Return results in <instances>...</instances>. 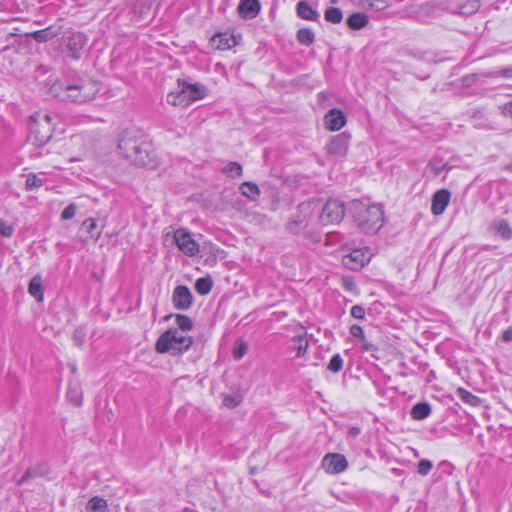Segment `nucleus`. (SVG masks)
Returning a JSON list of instances; mask_svg holds the SVG:
<instances>
[{
    "instance_id": "f257e3e1",
    "label": "nucleus",
    "mask_w": 512,
    "mask_h": 512,
    "mask_svg": "<svg viewBox=\"0 0 512 512\" xmlns=\"http://www.w3.org/2000/svg\"><path fill=\"white\" fill-rule=\"evenodd\" d=\"M99 91V83L91 79H79L71 84L58 82L54 83L50 88V92L54 97L62 101H71L79 104L94 99Z\"/></svg>"
},
{
    "instance_id": "f03ea898",
    "label": "nucleus",
    "mask_w": 512,
    "mask_h": 512,
    "mask_svg": "<svg viewBox=\"0 0 512 512\" xmlns=\"http://www.w3.org/2000/svg\"><path fill=\"white\" fill-rule=\"evenodd\" d=\"M350 211L357 226L368 234L376 233L383 225L384 212L381 206L353 200Z\"/></svg>"
},
{
    "instance_id": "7ed1b4c3",
    "label": "nucleus",
    "mask_w": 512,
    "mask_h": 512,
    "mask_svg": "<svg viewBox=\"0 0 512 512\" xmlns=\"http://www.w3.org/2000/svg\"><path fill=\"white\" fill-rule=\"evenodd\" d=\"M192 343L191 337L184 336L177 329H169L158 338L155 349L158 353L176 354L188 350Z\"/></svg>"
},
{
    "instance_id": "20e7f679",
    "label": "nucleus",
    "mask_w": 512,
    "mask_h": 512,
    "mask_svg": "<svg viewBox=\"0 0 512 512\" xmlns=\"http://www.w3.org/2000/svg\"><path fill=\"white\" fill-rule=\"evenodd\" d=\"M179 88L177 94L170 93L167 96V101L175 106H186L190 102L204 98L206 95V89L197 84L179 82Z\"/></svg>"
},
{
    "instance_id": "39448f33",
    "label": "nucleus",
    "mask_w": 512,
    "mask_h": 512,
    "mask_svg": "<svg viewBox=\"0 0 512 512\" xmlns=\"http://www.w3.org/2000/svg\"><path fill=\"white\" fill-rule=\"evenodd\" d=\"M40 113H35L30 117L29 137L39 146L45 145L52 137L53 126L50 123H41Z\"/></svg>"
},
{
    "instance_id": "423d86ee",
    "label": "nucleus",
    "mask_w": 512,
    "mask_h": 512,
    "mask_svg": "<svg viewBox=\"0 0 512 512\" xmlns=\"http://www.w3.org/2000/svg\"><path fill=\"white\" fill-rule=\"evenodd\" d=\"M62 41L68 51V56L73 60L81 58V51L87 43V37L82 32L69 30L65 32Z\"/></svg>"
},
{
    "instance_id": "0eeeda50",
    "label": "nucleus",
    "mask_w": 512,
    "mask_h": 512,
    "mask_svg": "<svg viewBox=\"0 0 512 512\" xmlns=\"http://www.w3.org/2000/svg\"><path fill=\"white\" fill-rule=\"evenodd\" d=\"M345 215V208L342 202L339 200H329L323 206L322 211L319 215V219L322 224H335L342 221Z\"/></svg>"
},
{
    "instance_id": "6e6552de",
    "label": "nucleus",
    "mask_w": 512,
    "mask_h": 512,
    "mask_svg": "<svg viewBox=\"0 0 512 512\" xmlns=\"http://www.w3.org/2000/svg\"><path fill=\"white\" fill-rule=\"evenodd\" d=\"M174 242L178 249L187 256H195L199 252V244L192 238L186 229H178L174 232Z\"/></svg>"
},
{
    "instance_id": "1a4fd4ad",
    "label": "nucleus",
    "mask_w": 512,
    "mask_h": 512,
    "mask_svg": "<svg viewBox=\"0 0 512 512\" xmlns=\"http://www.w3.org/2000/svg\"><path fill=\"white\" fill-rule=\"evenodd\" d=\"M370 260V253L367 248L355 249L351 253L344 255L342 264L353 271L360 270Z\"/></svg>"
},
{
    "instance_id": "9d476101",
    "label": "nucleus",
    "mask_w": 512,
    "mask_h": 512,
    "mask_svg": "<svg viewBox=\"0 0 512 512\" xmlns=\"http://www.w3.org/2000/svg\"><path fill=\"white\" fill-rule=\"evenodd\" d=\"M322 465L327 473L338 474L347 469L348 462L342 454L329 453L324 456Z\"/></svg>"
},
{
    "instance_id": "9b49d317",
    "label": "nucleus",
    "mask_w": 512,
    "mask_h": 512,
    "mask_svg": "<svg viewBox=\"0 0 512 512\" xmlns=\"http://www.w3.org/2000/svg\"><path fill=\"white\" fill-rule=\"evenodd\" d=\"M172 303L177 310H188L193 303V296L187 286H177L172 295Z\"/></svg>"
},
{
    "instance_id": "f8f14e48",
    "label": "nucleus",
    "mask_w": 512,
    "mask_h": 512,
    "mask_svg": "<svg viewBox=\"0 0 512 512\" xmlns=\"http://www.w3.org/2000/svg\"><path fill=\"white\" fill-rule=\"evenodd\" d=\"M350 136L346 133L336 135L327 144V151L336 156H344L349 147Z\"/></svg>"
},
{
    "instance_id": "ddd939ff",
    "label": "nucleus",
    "mask_w": 512,
    "mask_h": 512,
    "mask_svg": "<svg viewBox=\"0 0 512 512\" xmlns=\"http://www.w3.org/2000/svg\"><path fill=\"white\" fill-rule=\"evenodd\" d=\"M451 197L447 189L438 190L432 197L431 212L433 215H441L449 204Z\"/></svg>"
},
{
    "instance_id": "4468645a",
    "label": "nucleus",
    "mask_w": 512,
    "mask_h": 512,
    "mask_svg": "<svg viewBox=\"0 0 512 512\" xmlns=\"http://www.w3.org/2000/svg\"><path fill=\"white\" fill-rule=\"evenodd\" d=\"M326 128L331 131L340 130L346 123L344 113L338 109H331L324 117Z\"/></svg>"
},
{
    "instance_id": "2eb2a0df",
    "label": "nucleus",
    "mask_w": 512,
    "mask_h": 512,
    "mask_svg": "<svg viewBox=\"0 0 512 512\" xmlns=\"http://www.w3.org/2000/svg\"><path fill=\"white\" fill-rule=\"evenodd\" d=\"M261 9L259 0H240L238 11L245 19L255 18Z\"/></svg>"
},
{
    "instance_id": "dca6fc26",
    "label": "nucleus",
    "mask_w": 512,
    "mask_h": 512,
    "mask_svg": "<svg viewBox=\"0 0 512 512\" xmlns=\"http://www.w3.org/2000/svg\"><path fill=\"white\" fill-rule=\"evenodd\" d=\"M61 33V27L49 26L42 30H37L27 34L38 43H45L57 37Z\"/></svg>"
},
{
    "instance_id": "f3484780",
    "label": "nucleus",
    "mask_w": 512,
    "mask_h": 512,
    "mask_svg": "<svg viewBox=\"0 0 512 512\" xmlns=\"http://www.w3.org/2000/svg\"><path fill=\"white\" fill-rule=\"evenodd\" d=\"M139 144L140 141L132 137H123L118 143V149L126 159L130 160L134 152L137 151Z\"/></svg>"
},
{
    "instance_id": "a211bd4d",
    "label": "nucleus",
    "mask_w": 512,
    "mask_h": 512,
    "mask_svg": "<svg viewBox=\"0 0 512 512\" xmlns=\"http://www.w3.org/2000/svg\"><path fill=\"white\" fill-rule=\"evenodd\" d=\"M296 11L297 15L304 20L318 21L320 17L318 11L313 9L306 1H300L297 4Z\"/></svg>"
},
{
    "instance_id": "6ab92c4d",
    "label": "nucleus",
    "mask_w": 512,
    "mask_h": 512,
    "mask_svg": "<svg viewBox=\"0 0 512 512\" xmlns=\"http://www.w3.org/2000/svg\"><path fill=\"white\" fill-rule=\"evenodd\" d=\"M491 229L504 240H510L512 238V228L504 219H495L492 221Z\"/></svg>"
},
{
    "instance_id": "aec40b11",
    "label": "nucleus",
    "mask_w": 512,
    "mask_h": 512,
    "mask_svg": "<svg viewBox=\"0 0 512 512\" xmlns=\"http://www.w3.org/2000/svg\"><path fill=\"white\" fill-rule=\"evenodd\" d=\"M480 8V2L478 0H466L461 5L453 8L451 11L452 13L463 15V16H470L474 13H476Z\"/></svg>"
},
{
    "instance_id": "412c9836",
    "label": "nucleus",
    "mask_w": 512,
    "mask_h": 512,
    "mask_svg": "<svg viewBox=\"0 0 512 512\" xmlns=\"http://www.w3.org/2000/svg\"><path fill=\"white\" fill-rule=\"evenodd\" d=\"M347 26L352 30H360L367 26L369 23V18L366 14L361 12H356L351 14L347 18Z\"/></svg>"
},
{
    "instance_id": "4be33fe9",
    "label": "nucleus",
    "mask_w": 512,
    "mask_h": 512,
    "mask_svg": "<svg viewBox=\"0 0 512 512\" xmlns=\"http://www.w3.org/2000/svg\"><path fill=\"white\" fill-rule=\"evenodd\" d=\"M212 42L219 50H227L235 46L236 41L234 37L227 33H220L212 37Z\"/></svg>"
},
{
    "instance_id": "5701e85b",
    "label": "nucleus",
    "mask_w": 512,
    "mask_h": 512,
    "mask_svg": "<svg viewBox=\"0 0 512 512\" xmlns=\"http://www.w3.org/2000/svg\"><path fill=\"white\" fill-rule=\"evenodd\" d=\"M48 473V467L45 464H39L33 468H28L24 475L18 480V485H23L28 479L44 476Z\"/></svg>"
},
{
    "instance_id": "b1692460",
    "label": "nucleus",
    "mask_w": 512,
    "mask_h": 512,
    "mask_svg": "<svg viewBox=\"0 0 512 512\" xmlns=\"http://www.w3.org/2000/svg\"><path fill=\"white\" fill-rule=\"evenodd\" d=\"M148 160L149 155L147 152L146 145L143 142H140L137 151L134 152L129 161L138 166H146L148 165Z\"/></svg>"
},
{
    "instance_id": "393cba45",
    "label": "nucleus",
    "mask_w": 512,
    "mask_h": 512,
    "mask_svg": "<svg viewBox=\"0 0 512 512\" xmlns=\"http://www.w3.org/2000/svg\"><path fill=\"white\" fill-rule=\"evenodd\" d=\"M411 417L415 420H423L431 414V406L426 403H417L411 409Z\"/></svg>"
},
{
    "instance_id": "a878e982",
    "label": "nucleus",
    "mask_w": 512,
    "mask_h": 512,
    "mask_svg": "<svg viewBox=\"0 0 512 512\" xmlns=\"http://www.w3.org/2000/svg\"><path fill=\"white\" fill-rule=\"evenodd\" d=\"M67 399L74 406H80L83 401V393L78 384H70L67 390Z\"/></svg>"
},
{
    "instance_id": "bb28decb",
    "label": "nucleus",
    "mask_w": 512,
    "mask_h": 512,
    "mask_svg": "<svg viewBox=\"0 0 512 512\" xmlns=\"http://www.w3.org/2000/svg\"><path fill=\"white\" fill-rule=\"evenodd\" d=\"M242 195L250 200H256L260 195V189L254 182H244L240 186Z\"/></svg>"
},
{
    "instance_id": "cd10ccee",
    "label": "nucleus",
    "mask_w": 512,
    "mask_h": 512,
    "mask_svg": "<svg viewBox=\"0 0 512 512\" xmlns=\"http://www.w3.org/2000/svg\"><path fill=\"white\" fill-rule=\"evenodd\" d=\"M43 287L41 283V278L39 276H35L30 280L28 291L31 296L35 297L38 301H42L43 299V293H42Z\"/></svg>"
},
{
    "instance_id": "c85d7f7f",
    "label": "nucleus",
    "mask_w": 512,
    "mask_h": 512,
    "mask_svg": "<svg viewBox=\"0 0 512 512\" xmlns=\"http://www.w3.org/2000/svg\"><path fill=\"white\" fill-rule=\"evenodd\" d=\"M213 286V281L210 277H202L196 280L195 290L199 295H207L210 293Z\"/></svg>"
},
{
    "instance_id": "c756f323",
    "label": "nucleus",
    "mask_w": 512,
    "mask_h": 512,
    "mask_svg": "<svg viewBox=\"0 0 512 512\" xmlns=\"http://www.w3.org/2000/svg\"><path fill=\"white\" fill-rule=\"evenodd\" d=\"M296 38L300 44L310 46L315 40V34L310 28L305 27L297 31Z\"/></svg>"
},
{
    "instance_id": "7c9ffc66",
    "label": "nucleus",
    "mask_w": 512,
    "mask_h": 512,
    "mask_svg": "<svg viewBox=\"0 0 512 512\" xmlns=\"http://www.w3.org/2000/svg\"><path fill=\"white\" fill-rule=\"evenodd\" d=\"M82 227L86 229L90 239L97 241L100 238L102 231L97 229V223L94 219H86L83 222Z\"/></svg>"
},
{
    "instance_id": "2f4dec72",
    "label": "nucleus",
    "mask_w": 512,
    "mask_h": 512,
    "mask_svg": "<svg viewBox=\"0 0 512 512\" xmlns=\"http://www.w3.org/2000/svg\"><path fill=\"white\" fill-rule=\"evenodd\" d=\"M324 18L327 22L339 24L343 19V13L339 8L329 7L324 12Z\"/></svg>"
},
{
    "instance_id": "473e14b6",
    "label": "nucleus",
    "mask_w": 512,
    "mask_h": 512,
    "mask_svg": "<svg viewBox=\"0 0 512 512\" xmlns=\"http://www.w3.org/2000/svg\"><path fill=\"white\" fill-rule=\"evenodd\" d=\"M107 509V502L103 498L93 497L87 504V512H105Z\"/></svg>"
},
{
    "instance_id": "72a5a7b5",
    "label": "nucleus",
    "mask_w": 512,
    "mask_h": 512,
    "mask_svg": "<svg viewBox=\"0 0 512 512\" xmlns=\"http://www.w3.org/2000/svg\"><path fill=\"white\" fill-rule=\"evenodd\" d=\"M457 396L465 403L471 406H477L480 403V399L473 395L471 392L467 391L464 388L457 389Z\"/></svg>"
},
{
    "instance_id": "f704fd0d",
    "label": "nucleus",
    "mask_w": 512,
    "mask_h": 512,
    "mask_svg": "<svg viewBox=\"0 0 512 512\" xmlns=\"http://www.w3.org/2000/svg\"><path fill=\"white\" fill-rule=\"evenodd\" d=\"M293 341L295 343L294 349L296 350V356L302 357L308 348V341L303 335H297L293 337Z\"/></svg>"
},
{
    "instance_id": "c9c22d12",
    "label": "nucleus",
    "mask_w": 512,
    "mask_h": 512,
    "mask_svg": "<svg viewBox=\"0 0 512 512\" xmlns=\"http://www.w3.org/2000/svg\"><path fill=\"white\" fill-rule=\"evenodd\" d=\"M307 226V219L305 216L298 215L294 220L288 223V229L290 232L297 233L300 228Z\"/></svg>"
},
{
    "instance_id": "e433bc0d",
    "label": "nucleus",
    "mask_w": 512,
    "mask_h": 512,
    "mask_svg": "<svg viewBox=\"0 0 512 512\" xmlns=\"http://www.w3.org/2000/svg\"><path fill=\"white\" fill-rule=\"evenodd\" d=\"M176 324L182 331H189L193 327L192 320L188 316L182 314L176 315Z\"/></svg>"
},
{
    "instance_id": "4c0bfd02",
    "label": "nucleus",
    "mask_w": 512,
    "mask_h": 512,
    "mask_svg": "<svg viewBox=\"0 0 512 512\" xmlns=\"http://www.w3.org/2000/svg\"><path fill=\"white\" fill-rule=\"evenodd\" d=\"M248 351V345L243 340H238L233 349V357L236 360L241 359Z\"/></svg>"
},
{
    "instance_id": "58836bf2",
    "label": "nucleus",
    "mask_w": 512,
    "mask_h": 512,
    "mask_svg": "<svg viewBox=\"0 0 512 512\" xmlns=\"http://www.w3.org/2000/svg\"><path fill=\"white\" fill-rule=\"evenodd\" d=\"M223 172L228 176L234 178L242 175V166L237 162H230L224 169Z\"/></svg>"
},
{
    "instance_id": "ea45409f",
    "label": "nucleus",
    "mask_w": 512,
    "mask_h": 512,
    "mask_svg": "<svg viewBox=\"0 0 512 512\" xmlns=\"http://www.w3.org/2000/svg\"><path fill=\"white\" fill-rule=\"evenodd\" d=\"M343 367V359L340 354H335L329 361L327 369L333 373L339 372Z\"/></svg>"
},
{
    "instance_id": "a19ab883",
    "label": "nucleus",
    "mask_w": 512,
    "mask_h": 512,
    "mask_svg": "<svg viewBox=\"0 0 512 512\" xmlns=\"http://www.w3.org/2000/svg\"><path fill=\"white\" fill-rule=\"evenodd\" d=\"M242 402V397L240 395H231L227 394L223 397V405L227 408H235Z\"/></svg>"
},
{
    "instance_id": "79ce46f5",
    "label": "nucleus",
    "mask_w": 512,
    "mask_h": 512,
    "mask_svg": "<svg viewBox=\"0 0 512 512\" xmlns=\"http://www.w3.org/2000/svg\"><path fill=\"white\" fill-rule=\"evenodd\" d=\"M367 5L376 11H382L390 7V2L388 0H367Z\"/></svg>"
},
{
    "instance_id": "37998d69",
    "label": "nucleus",
    "mask_w": 512,
    "mask_h": 512,
    "mask_svg": "<svg viewBox=\"0 0 512 512\" xmlns=\"http://www.w3.org/2000/svg\"><path fill=\"white\" fill-rule=\"evenodd\" d=\"M85 337H86V332H85L84 328L78 327L74 330L73 341L76 346L81 347L84 343Z\"/></svg>"
},
{
    "instance_id": "c03bdc74",
    "label": "nucleus",
    "mask_w": 512,
    "mask_h": 512,
    "mask_svg": "<svg viewBox=\"0 0 512 512\" xmlns=\"http://www.w3.org/2000/svg\"><path fill=\"white\" fill-rule=\"evenodd\" d=\"M432 466L433 464L430 460L422 459L418 463L417 472L422 476H426L432 469Z\"/></svg>"
},
{
    "instance_id": "a18cd8bd",
    "label": "nucleus",
    "mask_w": 512,
    "mask_h": 512,
    "mask_svg": "<svg viewBox=\"0 0 512 512\" xmlns=\"http://www.w3.org/2000/svg\"><path fill=\"white\" fill-rule=\"evenodd\" d=\"M25 185L27 190H32L34 188L42 186V180L38 178L36 175L30 174L26 179Z\"/></svg>"
},
{
    "instance_id": "49530a36",
    "label": "nucleus",
    "mask_w": 512,
    "mask_h": 512,
    "mask_svg": "<svg viewBox=\"0 0 512 512\" xmlns=\"http://www.w3.org/2000/svg\"><path fill=\"white\" fill-rule=\"evenodd\" d=\"M77 210V205L75 203H70L61 213L62 220H70L72 219Z\"/></svg>"
},
{
    "instance_id": "de8ad7c7",
    "label": "nucleus",
    "mask_w": 512,
    "mask_h": 512,
    "mask_svg": "<svg viewBox=\"0 0 512 512\" xmlns=\"http://www.w3.org/2000/svg\"><path fill=\"white\" fill-rule=\"evenodd\" d=\"M14 228L7 221L0 219V235L3 237H11L13 235Z\"/></svg>"
},
{
    "instance_id": "09e8293b",
    "label": "nucleus",
    "mask_w": 512,
    "mask_h": 512,
    "mask_svg": "<svg viewBox=\"0 0 512 512\" xmlns=\"http://www.w3.org/2000/svg\"><path fill=\"white\" fill-rule=\"evenodd\" d=\"M351 316L354 317L355 319H359V320L364 319V317H365L364 308L360 305H354L351 308Z\"/></svg>"
},
{
    "instance_id": "8fccbe9b",
    "label": "nucleus",
    "mask_w": 512,
    "mask_h": 512,
    "mask_svg": "<svg viewBox=\"0 0 512 512\" xmlns=\"http://www.w3.org/2000/svg\"><path fill=\"white\" fill-rule=\"evenodd\" d=\"M350 334L354 337V338H357L359 339V341L361 339H363V337L365 336L364 334V331L362 329L361 326L357 325V324H354L350 327Z\"/></svg>"
},
{
    "instance_id": "3c124183",
    "label": "nucleus",
    "mask_w": 512,
    "mask_h": 512,
    "mask_svg": "<svg viewBox=\"0 0 512 512\" xmlns=\"http://www.w3.org/2000/svg\"><path fill=\"white\" fill-rule=\"evenodd\" d=\"M361 342V345H362V350L363 351H366V352H376L378 351V348L375 344L371 343V342H368L365 338V336L363 337V339L360 340Z\"/></svg>"
},
{
    "instance_id": "603ef678",
    "label": "nucleus",
    "mask_w": 512,
    "mask_h": 512,
    "mask_svg": "<svg viewBox=\"0 0 512 512\" xmlns=\"http://www.w3.org/2000/svg\"><path fill=\"white\" fill-rule=\"evenodd\" d=\"M493 76H502L504 78H511L512 77V67L505 68L501 71L492 73Z\"/></svg>"
},
{
    "instance_id": "864d4df0",
    "label": "nucleus",
    "mask_w": 512,
    "mask_h": 512,
    "mask_svg": "<svg viewBox=\"0 0 512 512\" xmlns=\"http://www.w3.org/2000/svg\"><path fill=\"white\" fill-rule=\"evenodd\" d=\"M502 338L504 341L506 342H510L512 341V327H509L507 328L503 334H502Z\"/></svg>"
},
{
    "instance_id": "5fc2aeb1",
    "label": "nucleus",
    "mask_w": 512,
    "mask_h": 512,
    "mask_svg": "<svg viewBox=\"0 0 512 512\" xmlns=\"http://www.w3.org/2000/svg\"><path fill=\"white\" fill-rule=\"evenodd\" d=\"M504 111L508 116L512 118V100L505 104Z\"/></svg>"
},
{
    "instance_id": "6e6d98bb",
    "label": "nucleus",
    "mask_w": 512,
    "mask_h": 512,
    "mask_svg": "<svg viewBox=\"0 0 512 512\" xmlns=\"http://www.w3.org/2000/svg\"><path fill=\"white\" fill-rule=\"evenodd\" d=\"M41 123H50L51 124V121H52V117L49 115V114H40V117H39Z\"/></svg>"
},
{
    "instance_id": "4d7b16f0",
    "label": "nucleus",
    "mask_w": 512,
    "mask_h": 512,
    "mask_svg": "<svg viewBox=\"0 0 512 512\" xmlns=\"http://www.w3.org/2000/svg\"><path fill=\"white\" fill-rule=\"evenodd\" d=\"M309 208H310V205L309 204H305V203H302L298 206V209L300 211V213H306V212H309Z\"/></svg>"
},
{
    "instance_id": "13d9d810",
    "label": "nucleus",
    "mask_w": 512,
    "mask_h": 512,
    "mask_svg": "<svg viewBox=\"0 0 512 512\" xmlns=\"http://www.w3.org/2000/svg\"><path fill=\"white\" fill-rule=\"evenodd\" d=\"M349 434L352 436V437H356L360 434V428L358 427H352L350 428L349 430Z\"/></svg>"
},
{
    "instance_id": "bf43d9fd",
    "label": "nucleus",
    "mask_w": 512,
    "mask_h": 512,
    "mask_svg": "<svg viewBox=\"0 0 512 512\" xmlns=\"http://www.w3.org/2000/svg\"><path fill=\"white\" fill-rule=\"evenodd\" d=\"M431 168L434 171L435 175H439L441 173V171H443L442 166L441 167H437V166L433 165Z\"/></svg>"
},
{
    "instance_id": "052dcab7",
    "label": "nucleus",
    "mask_w": 512,
    "mask_h": 512,
    "mask_svg": "<svg viewBox=\"0 0 512 512\" xmlns=\"http://www.w3.org/2000/svg\"><path fill=\"white\" fill-rule=\"evenodd\" d=\"M450 168H451V167H450V166H448V164H447V163H446V164H444V165L442 166V169H443V170H449Z\"/></svg>"
},
{
    "instance_id": "680f3d73",
    "label": "nucleus",
    "mask_w": 512,
    "mask_h": 512,
    "mask_svg": "<svg viewBox=\"0 0 512 512\" xmlns=\"http://www.w3.org/2000/svg\"><path fill=\"white\" fill-rule=\"evenodd\" d=\"M352 286H354V284L352 282L347 283V285H346L347 289H352Z\"/></svg>"
},
{
    "instance_id": "e2e57ef3",
    "label": "nucleus",
    "mask_w": 512,
    "mask_h": 512,
    "mask_svg": "<svg viewBox=\"0 0 512 512\" xmlns=\"http://www.w3.org/2000/svg\"><path fill=\"white\" fill-rule=\"evenodd\" d=\"M171 317H172V315H168V316H166L164 319H165V320H169Z\"/></svg>"
},
{
    "instance_id": "0e129e2a",
    "label": "nucleus",
    "mask_w": 512,
    "mask_h": 512,
    "mask_svg": "<svg viewBox=\"0 0 512 512\" xmlns=\"http://www.w3.org/2000/svg\"><path fill=\"white\" fill-rule=\"evenodd\" d=\"M332 3H336V0H331Z\"/></svg>"
}]
</instances>
